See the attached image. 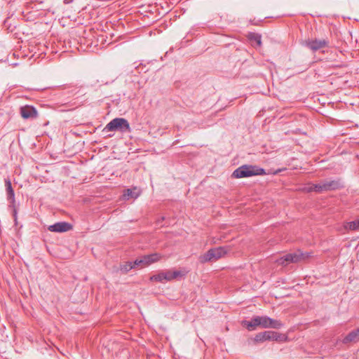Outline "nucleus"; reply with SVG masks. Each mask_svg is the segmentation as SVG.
I'll return each mask as SVG.
<instances>
[{"instance_id":"1","label":"nucleus","mask_w":359,"mask_h":359,"mask_svg":"<svg viewBox=\"0 0 359 359\" xmlns=\"http://www.w3.org/2000/svg\"><path fill=\"white\" fill-rule=\"evenodd\" d=\"M187 273V271L184 269L181 270H166L158 273V274L154 275L150 278L152 281L163 283L169 282L172 280L181 278Z\"/></svg>"},{"instance_id":"2","label":"nucleus","mask_w":359,"mask_h":359,"mask_svg":"<svg viewBox=\"0 0 359 359\" xmlns=\"http://www.w3.org/2000/svg\"><path fill=\"white\" fill-rule=\"evenodd\" d=\"M265 174V170L263 168L252 165H243L233 171L232 177L235 178H243L255 175H263Z\"/></svg>"},{"instance_id":"3","label":"nucleus","mask_w":359,"mask_h":359,"mask_svg":"<svg viewBox=\"0 0 359 359\" xmlns=\"http://www.w3.org/2000/svg\"><path fill=\"white\" fill-rule=\"evenodd\" d=\"M227 252L228 249L226 247L211 248L207 252L199 257V261L201 263L215 262L223 257Z\"/></svg>"},{"instance_id":"4","label":"nucleus","mask_w":359,"mask_h":359,"mask_svg":"<svg viewBox=\"0 0 359 359\" xmlns=\"http://www.w3.org/2000/svg\"><path fill=\"white\" fill-rule=\"evenodd\" d=\"M103 131H119L126 133L130 131L128 121L123 118H115L108 123Z\"/></svg>"},{"instance_id":"5","label":"nucleus","mask_w":359,"mask_h":359,"mask_svg":"<svg viewBox=\"0 0 359 359\" xmlns=\"http://www.w3.org/2000/svg\"><path fill=\"white\" fill-rule=\"evenodd\" d=\"M309 256V253H303L300 251H297L280 257L276 260V262L280 265L286 266L290 263H297L302 260H305Z\"/></svg>"},{"instance_id":"6","label":"nucleus","mask_w":359,"mask_h":359,"mask_svg":"<svg viewBox=\"0 0 359 359\" xmlns=\"http://www.w3.org/2000/svg\"><path fill=\"white\" fill-rule=\"evenodd\" d=\"M287 339V337L284 334L274 331H264L259 332L256 334L255 341H264L266 340H272L276 341H285Z\"/></svg>"},{"instance_id":"7","label":"nucleus","mask_w":359,"mask_h":359,"mask_svg":"<svg viewBox=\"0 0 359 359\" xmlns=\"http://www.w3.org/2000/svg\"><path fill=\"white\" fill-rule=\"evenodd\" d=\"M340 187L341 183L339 180H325L313 184L310 189L320 193L323 191L335 190L339 189Z\"/></svg>"},{"instance_id":"8","label":"nucleus","mask_w":359,"mask_h":359,"mask_svg":"<svg viewBox=\"0 0 359 359\" xmlns=\"http://www.w3.org/2000/svg\"><path fill=\"white\" fill-rule=\"evenodd\" d=\"M340 187L341 183L339 180H325L313 184L310 189L320 193L323 191L335 190L339 189Z\"/></svg>"},{"instance_id":"9","label":"nucleus","mask_w":359,"mask_h":359,"mask_svg":"<svg viewBox=\"0 0 359 359\" xmlns=\"http://www.w3.org/2000/svg\"><path fill=\"white\" fill-rule=\"evenodd\" d=\"M161 258V255L158 253L147 255L135 259V264H137V267L143 268L158 262Z\"/></svg>"},{"instance_id":"10","label":"nucleus","mask_w":359,"mask_h":359,"mask_svg":"<svg viewBox=\"0 0 359 359\" xmlns=\"http://www.w3.org/2000/svg\"><path fill=\"white\" fill-rule=\"evenodd\" d=\"M283 324L277 320L271 318L266 316H260V327L262 328L280 329Z\"/></svg>"},{"instance_id":"11","label":"nucleus","mask_w":359,"mask_h":359,"mask_svg":"<svg viewBox=\"0 0 359 359\" xmlns=\"http://www.w3.org/2000/svg\"><path fill=\"white\" fill-rule=\"evenodd\" d=\"M328 44L329 42L326 39H309L304 41V45L313 52H316L321 48L327 47Z\"/></svg>"},{"instance_id":"12","label":"nucleus","mask_w":359,"mask_h":359,"mask_svg":"<svg viewBox=\"0 0 359 359\" xmlns=\"http://www.w3.org/2000/svg\"><path fill=\"white\" fill-rule=\"evenodd\" d=\"M72 229V225L66 222H60L50 225L48 229L51 232H67Z\"/></svg>"},{"instance_id":"13","label":"nucleus","mask_w":359,"mask_h":359,"mask_svg":"<svg viewBox=\"0 0 359 359\" xmlns=\"http://www.w3.org/2000/svg\"><path fill=\"white\" fill-rule=\"evenodd\" d=\"M5 187L7 194V199L11 203V205L15 207V193L13 189L11 182L9 179L5 180Z\"/></svg>"},{"instance_id":"14","label":"nucleus","mask_w":359,"mask_h":359,"mask_svg":"<svg viewBox=\"0 0 359 359\" xmlns=\"http://www.w3.org/2000/svg\"><path fill=\"white\" fill-rule=\"evenodd\" d=\"M359 341V328L350 332L342 340L344 344Z\"/></svg>"},{"instance_id":"15","label":"nucleus","mask_w":359,"mask_h":359,"mask_svg":"<svg viewBox=\"0 0 359 359\" xmlns=\"http://www.w3.org/2000/svg\"><path fill=\"white\" fill-rule=\"evenodd\" d=\"M243 325L248 330H253L255 327H260V316L253 317L250 321H244Z\"/></svg>"},{"instance_id":"16","label":"nucleus","mask_w":359,"mask_h":359,"mask_svg":"<svg viewBox=\"0 0 359 359\" xmlns=\"http://www.w3.org/2000/svg\"><path fill=\"white\" fill-rule=\"evenodd\" d=\"M140 195V193L136 191V188L134 189H128L124 191L123 195V199L129 200L130 198H137Z\"/></svg>"},{"instance_id":"17","label":"nucleus","mask_w":359,"mask_h":359,"mask_svg":"<svg viewBox=\"0 0 359 359\" xmlns=\"http://www.w3.org/2000/svg\"><path fill=\"white\" fill-rule=\"evenodd\" d=\"M137 264H135V261L126 262L120 266V270L123 273H127L132 269L137 268Z\"/></svg>"},{"instance_id":"18","label":"nucleus","mask_w":359,"mask_h":359,"mask_svg":"<svg viewBox=\"0 0 359 359\" xmlns=\"http://www.w3.org/2000/svg\"><path fill=\"white\" fill-rule=\"evenodd\" d=\"M344 228L346 229L350 230H358L359 229V219L355 220L353 222H346L344 224Z\"/></svg>"},{"instance_id":"19","label":"nucleus","mask_w":359,"mask_h":359,"mask_svg":"<svg viewBox=\"0 0 359 359\" xmlns=\"http://www.w3.org/2000/svg\"><path fill=\"white\" fill-rule=\"evenodd\" d=\"M20 112H36V109L30 105H25L20 107Z\"/></svg>"},{"instance_id":"20","label":"nucleus","mask_w":359,"mask_h":359,"mask_svg":"<svg viewBox=\"0 0 359 359\" xmlns=\"http://www.w3.org/2000/svg\"><path fill=\"white\" fill-rule=\"evenodd\" d=\"M37 115H38V114H21L22 117L24 119H28V118L35 119L37 118Z\"/></svg>"},{"instance_id":"21","label":"nucleus","mask_w":359,"mask_h":359,"mask_svg":"<svg viewBox=\"0 0 359 359\" xmlns=\"http://www.w3.org/2000/svg\"><path fill=\"white\" fill-rule=\"evenodd\" d=\"M165 219V217H161L158 220H157V224L158 225H162L161 223Z\"/></svg>"},{"instance_id":"22","label":"nucleus","mask_w":359,"mask_h":359,"mask_svg":"<svg viewBox=\"0 0 359 359\" xmlns=\"http://www.w3.org/2000/svg\"><path fill=\"white\" fill-rule=\"evenodd\" d=\"M74 0H63L64 4H69L72 3Z\"/></svg>"},{"instance_id":"23","label":"nucleus","mask_w":359,"mask_h":359,"mask_svg":"<svg viewBox=\"0 0 359 359\" xmlns=\"http://www.w3.org/2000/svg\"><path fill=\"white\" fill-rule=\"evenodd\" d=\"M284 170V169H279V170H277L274 171V172H273V174L276 175V174H278V172H280V171H282V170Z\"/></svg>"},{"instance_id":"24","label":"nucleus","mask_w":359,"mask_h":359,"mask_svg":"<svg viewBox=\"0 0 359 359\" xmlns=\"http://www.w3.org/2000/svg\"><path fill=\"white\" fill-rule=\"evenodd\" d=\"M257 43H258L259 44H260V43H261V38H260V36H257Z\"/></svg>"},{"instance_id":"25","label":"nucleus","mask_w":359,"mask_h":359,"mask_svg":"<svg viewBox=\"0 0 359 359\" xmlns=\"http://www.w3.org/2000/svg\"><path fill=\"white\" fill-rule=\"evenodd\" d=\"M14 215H16V210H14Z\"/></svg>"}]
</instances>
